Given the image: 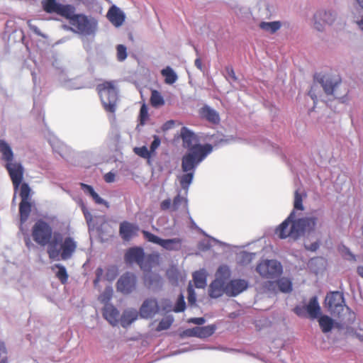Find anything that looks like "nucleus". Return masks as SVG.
<instances>
[{
	"instance_id": "f3484780",
	"label": "nucleus",
	"mask_w": 363,
	"mask_h": 363,
	"mask_svg": "<svg viewBox=\"0 0 363 363\" xmlns=\"http://www.w3.org/2000/svg\"><path fill=\"white\" fill-rule=\"evenodd\" d=\"M157 301L155 298H147L142 304L140 308V315L143 318H150L159 311Z\"/></svg>"
},
{
	"instance_id": "4be33fe9",
	"label": "nucleus",
	"mask_w": 363,
	"mask_h": 363,
	"mask_svg": "<svg viewBox=\"0 0 363 363\" xmlns=\"http://www.w3.org/2000/svg\"><path fill=\"white\" fill-rule=\"evenodd\" d=\"M199 113L201 118L206 120L211 123L218 124L220 122L218 113L207 105H204L201 108Z\"/></svg>"
},
{
	"instance_id": "b1692460",
	"label": "nucleus",
	"mask_w": 363,
	"mask_h": 363,
	"mask_svg": "<svg viewBox=\"0 0 363 363\" xmlns=\"http://www.w3.org/2000/svg\"><path fill=\"white\" fill-rule=\"evenodd\" d=\"M224 76L235 89H239L244 86L242 80L235 74L234 69L231 66H227L225 67Z\"/></svg>"
},
{
	"instance_id": "7ed1b4c3",
	"label": "nucleus",
	"mask_w": 363,
	"mask_h": 363,
	"mask_svg": "<svg viewBox=\"0 0 363 363\" xmlns=\"http://www.w3.org/2000/svg\"><path fill=\"white\" fill-rule=\"evenodd\" d=\"M160 256L158 253L145 255L141 247H133L127 250L124 259L128 264H137L145 272H150L152 269L160 264Z\"/></svg>"
},
{
	"instance_id": "aec40b11",
	"label": "nucleus",
	"mask_w": 363,
	"mask_h": 363,
	"mask_svg": "<svg viewBox=\"0 0 363 363\" xmlns=\"http://www.w3.org/2000/svg\"><path fill=\"white\" fill-rule=\"evenodd\" d=\"M139 230V227L128 221H123L120 224L119 233L125 241H129L135 236Z\"/></svg>"
},
{
	"instance_id": "72a5a7b5",
	"label": "nucleus",
	"mask_w": 363,
	"mask_h": 363,
	"mask_svg": "<svg viewBox=\"0 0 363 363\" xmlns=\"http://www.w3.org/2000/svg\"><path fill=\"white\" fill-rule=\"evenodd\" d=\"M195 286L199 289L205 288L206 285V276L203 272L197 271L193 274Z\"/></svg>"
},
{
	"instance_id": "4468645a",
	"label": "nucleus",
	"mask_w": 363,
	"mask_h": 363,
	"mask_svg": "<svg viewBox=\"0 0 363 363\" xmlns=\"http://www.w3.org/2000/svg\"><path fill=\"white\" fill-rule=\"evenodd\" d=\"M181 138L183 141V145L187 148L189 152L186 154H190L194 150L196 147H200L202 150H206L208 148H211V152L213 150V146L211 144H194L197 142L196 136L195 134L190 131L187 128L183 127L181 130Z\"/></svg>"
},
{
	"instance_id": "9d476101",
	"label": "nucleus",
	"mask_w": 363,
	"mask_h": 363,
	"mask_svg": "<svg viewBox=\"0 0 363 363\" xmlns=\"http://www.w3.org/2000/svg\"><path fill=\"white\" fill-rule=\"evenodd\" d=\"M230 277V271L226 267H220L217 273L216 279L209 286L208 294L211 298L220 297L225 294V279Z\"/></svg>"
},
{
	"instance_id": "dca6fc26",
	"label": "nucleus",
	"mask_w": 363,
	"mask_h": 363,
	"mask_svg": "<svg viewBox=\"0 0 363 363\" xmlns=\"http://www.w3.org/2000/svg\"><path fill=\"white\" fill-rule=\"evenodd\" d=\"M318 218L315 216L311 217H304L301 218H298L296 220L297 228L298 230L299 238L305 233V232H312L314 231L317 223Z\"/></svg>"
},
{
	"instance_id": "37998d69",
	"label": "nucleus",
	"mask_w": 363,
	"mask_h": 363,
	"mask_svg": "<svg viewBox=\"0 0 363 363\" xmlns=\"http://www.w3.org/2000/svg\"><path fill=\"white\" fill-rule=\"evenodd\" d=\"M134 152L139 156L145 159H150L152 156L151 151L147 147L143 146L140 147H135Z\"/></svg>"
},
{
	"instance_id": "f03ea898",
	"label": "nucleus",
	"mask_w": 363,
	"mask_h": 363,
	"mask_svg": "<svg viewBox=\"0 0 363 363\" xmlns=\"http://www.w3.org/2000/svg\"><path fill=\"white\" fill-rule=\"evenodd\" d=\"M202 149L200 147H196L191 153L185 154L182 157V169L186 174L181 176L179 182L184 189H187L191 184L197 165L211 153L210 147L206 150Z\"/></svg>"
},
{
	"instance_id": "0e129e2a",
	"label": "nucleus",
	"mask_w": 363,
	"mask_h": 363,
	"mask_svg": "<svg viewBox=\"0 0 363 363\" xmlns=\"http://www.w3.org/2000/svg\"><path fill=\"white\" fill-rule=\"evenodd\" d=\"M253 255L254 254L252 253L244 252L242 254L243 260H247V262H250L252 260Z\"/></svg>"
},
{
	"instance_id": "864d4df0",
	"label": "nucleus",
	"mask_w": 363,
	"mask_h": 363,
	"mask_svg": "<svg viewBox=\"0 0 363 363\" xmlns=\"http://www.w3.org/2000/svg\"><path fill=\"white\" fill-rule=\"evenodd\" d=\"M161 143V140L157 135H154V140L152 142L150 147V150L151 151V153H154L155 151L158 148Z\"/></svg>"
},
{
	"instance_id": "e2e57ef3",
	"label": "nucleus",
	"mask_w": 363,
	"mask_h": 363,
	"mask_svg": "<svg viewBox=\"0 0 363 363\" xmlns=\"http://www.w3.org/2000/svg\"><path fill=\"white\" fill-rule=\"evenodd\" d=\"M28 26H29L30 29L31 30H33L36 35H38L39 36L42 35L39 28L36 26L31 24L30 22H28Z\"/></svg>"
},
{
	"instance_id": "20e7f679",
	"label": "nucleus",
	"mask_w": 363,
	"mask_h": 363,
	"mask_svg": "<svg viewBox=\"0 0 363 363\" xmlns=\"http://www.w3.org/2000/svg\"><path fill=\"white\" fill-rule=\"evenodd\" d=\"M0 152L2 154V160L6 162L5 167L9 172L14 189H16L23 179V167L20 162H13V152L10 145L4 140H0Z\"/></svg>"
},
{
	"instance_id": "6e6d98bb",
	"label": "nucleus",
	"mask_w": 363,
	"mask_h": 363,
	"mask_svg": "<svg viewBox=\"0 0 363 363\" xmlns=\"http://www.w3.org/2000/svg\"><path fill=\"white\" fill-rule=\"evenodd\" d=\"M170 207L172 208V201L169 199L162 201L160 203V208L162 211L168 210Z\"/></svg>"
},
{
	"instance_id": "1a4fd4ad",
	"label": "nucleus",
	"mask_w": 363,
	"mask_h": 363,
	"mask_svg": "<svg viewBox=\"0 0 363 363\" xmlns=\"http://www.w3.org/2000/svg\"><path fill=\"white\" fill-rule=\"evenodd\" d=\"M142 233L147 241L157 244L167 251H179L182 250L183 243L182 238H174L172 239H162L145 230H143Z\"/></svg>"
},
{
	"instance_id": "7c9ffc66",
	"label": "nucleus",
	"mask_w": 363,
	"mask_h": 363,
	"mask_svg": "<svg viewBox=\"0 0 363 363\" xmlns=\"http://www.w3.org/2000/svg\"><path fill=\"white\" fill-rule=\"evenodd\" d=\"M161 74L164 79L166 84H172L177 80V74L174 69L170 67L162 69Z\"/></svg>"
},
{
	"instance_id": "09e8293b",
	"label": "nucleus",
	"mask_w": 363,
	"mask_h": 363,
	"mask_svg": "<svg viewBox=\"0 0 363 363\" xmlns=\"http://www.w3.org/2000/svg\"><path fill=\"white\" fill-rule=\"evenodd\" d=\"M117 57L119 61H123L127 57L126 48L123 45L117 46Z\"/></svg>"
},
{
	"instance_id": "4c0bfd02",
	"label": "nucleus",
	"mask_w": 363,
	"mask_h": 363,
	"mask_svg": "<svg viewBox=\"0 0 363 363\" xmlns=\"http://www.w3.org/2000/svg\"><path fill=\"white\" fill-rule=\"evenodd\" d=\"M113 296V289L111 286H107L105 288L102 294L99 296V301L101 303L108 304V302L111 299Z\"/></svg>"
},
{
	"instance_id": "bb28decb",
	"label": "nucleus",
	"mask_w": 363,
	"mask_h": 363,
	"mask_svg": "<svg viewBox=\"0 0 363 363\" xmlns=\"http://www.w3.org/2000/svg\"><path fill=\"white\" fill-rule=\"evenodd\" d=\"M56 13L69 19L70 25H72V19L77 15L75 13V7L69 4H60Z\"/></svg>"
},
{
	"instance_id": "c03bdc74",
	"label": "nucleus",
	"mask_w": 363,
	"mask_h": 363,
	"mask_svg": "<svg viewBox=\"0 0 363 363\" xmlns=\"http://www.w3.org/2000/svg\"><path fill=\"white\" fill-rule=\"evenodd\" d=\"M114 84V81L104 82L102 83H99L96 86V91H113L115 88Z\"/></svg>"
},
{
	"instance_id": "39448f33",
	"label": "nucleus",
	"mask_w": 363,
	"mask_h": 363,
	"mask_svg": "<svg viewBox=\"0 0 363 363\" xmlns=\"http://www.w3.org/2000/svg\"><path fill=\"white\" fill-rule=\"evenodd\" d=\"M72 30L83 36H94L98 29V21L91 16L79 14L72 19Z\"/></svg>"
},
{
	"instance_id": "680f3d73",
	"label": "nucleus",
	"mask_w": 363,
	"mask_h": 363,
	"mask_svg": "<svg viewBox=\"0 0 363 363\" xmlns=\"http://www.w3.org/2000/svg\"><path fill=\"white\" fill-rule=\"evenodd\" d=\"M305 311H306V308L301 307V306H296L294 309V311L295 312V313L296 315H298V316L303 315Z\"/></svg>"
},
{
	"instance_id": "a211bd4d",
	"label": "nucleus",
	"mask_w": 363,
	"mask_h": 363,
	"mask_svg": "<svg viewBox=\"0 0 363 363\" xmlns=\"http://www.w3.org/2000/svg\"><path fill=\"white\" fill-rule=\"evenodd\" d=\"M99 94L104 109L108 112L114 113L118 98L117 92H99Z\"/></svg>"
},
{
	"instance_id": "a18cd8bd",
	"label": "nucleus",
	"mask_w": 363,
	"mask_h": 363,
	"mask_svg": "<svg viewBox=\"0 0 363 363\" xmlns=\"http://www.w3.org/2000/svg\"><path fill=\"white\" fill-rule=\"evenodd\" d=\"M294 209L303 211L304 209L303 206V198L301 194L296 190L294 193Z\"/></svg>"
},
{
	"instance_id": "a878e982",
	"label": "nucleus",
	"mask_w": 363,
	"mask_h": 363,
	"mask_svg": "<svg viewBox=\"0 0 363 363\" xmlns=\"http://www.w3.org/2000/svg\"><path fill=\"white\" fill-rule=\"evenodd\" d=\"M138 317V312L135 309L124 311L121 315V323L123 328L129 326Z\"/></svg>"
},
{
	"instance_id": "423d86ee",
	"label": "nucleus",
	"mask_w": 363,
	"mask_h": 363,
	"mask_svg": "<svg viewBox=\"0 0 363 363\" xmlns=\"http://www.w3.org/2000/svg\"><path fill=\"white\" fill-rule=\"evenodd\" d=\"M52 228L43 220H38L32 228L33 240L41 246L50 245L52 238Z\"/></svg>"
},
{
	"instance_id": "49530a36",
	"label": "nucleus",
	"mask_w": 363,
	"mask_h": 363,
	"mask_svg": "<svg viewBox=\"0 0 363 363\" xmlns=\"http://www.w3.org/2000/svg\"><path fill=\"white\" fill-rule=\"evenodd\" d=\"M185 308L186 303L184 301V297L182 294H180L174 306V311L176 313H179L184 311Z\"/></svg>"
},
{
	"instance_id": "f704fd0d",
	"label": "nucleus",
	"mask_w": 363,
	"mask_h": 363,
	"mask_svg": "<svg viewBox=\"0 0 363 363\" xmlns=\"http://www.w3.org/2000/svg\"><path fill=\"white\" fill-rule=\"evenodd\" d=\"M277 285L280 291L289 293L292 290V284L289 279L282 277L277 281Z\"/></svg>"
},
{
	"instance_id": "f8f14e48",
	"label": "nucleus",
	"mask_w": 363,
	"mask_h": 363,
	"mask_svg": "<svg viewBox=\"0 0 363 363\" xmlns=\"http://www.w3.org/2000/svg\"><path fill=\"white\" fill-rule=\"evenodd\" d=\"M325 303L332 313L340 315L345 306L343 294L340 291H333L328 294Z\"/></svg>"
},
{
	"instance_id": "603ef678",
	"label": "nucleus",
	"mask_w": 363,
	"mask_h": 363,
	"mask_svg": "<svg viewBox=\"0 0 363 363\" xmlns=\"http://www.w3.org/2000/svg\"><path fill=\"white\" fill-rule=\"evenodd\" d=\"M188 301L190 305H194L196 301V294L191 285H189L187 288Z\"/></svg>"
},
{
	"instance_id": "5701e85b",
	"label": "nucleus",
	"mask_w": 363,
	"mask_h": 363,
	"mask_svg": "<svg viewBox=\"0 0 363 363\" xmlns=\"http://www.w3.org/2000/svg\"><path fill=\"white\" fill-rule=\"evenodd\" d=\"M104 318L112 325L118 322L119 311L111 304H106L103 308Z\"/></svg>"
},
{
	"instance_id": "69168bd1",
	"label": "nucleus",
	"mask_w": 363,
	"mask_h": 363,
	"mask_svg": "<svg viewBox=\"0 0 363 363\" xmlns=\"http://www.w3.org/2000/svg\"><path fill=\"white\" fill-rule=\"evenodd\" d=\"M174 124V121L171 120V121H168L167 122H166L164 124V127L163 128L164 130H167L169 128H171Z\"/></svg>"
},
{
	"instance_id": "9b49d317",
	"label": "nucleus",
	"mask_w": 363,
	"mask_h": 363,
	"mask_svg": "<svg viewBox=\"0 0 363 363\" xmlns=\"http://www.w3.org/2000/svg\"><path fill=\"white\" fill-rule=\"evenodd\" d=\"M313 81L315 84H319L325 91H334L341 82L339 76L323 72L315 73Z\"/></svg>"
},
{
	"instance_id": "0eeeda50",
	"label": "nucleus",
	"mask_w": 363,
	"mask_h": 363,
	"mask_svg": "<svg viewBox=\"0 0 363 363\" xmlns=\"http://www.w3.org/2000/svg\"><path fill=\"white\" fill-rule=\"evenodd\" d=\"M255 270L262 278L274 279L282 274L283 268L276 259H262L257 264Z\"/></svg>"
},
{
	"instance_id": "ea45409f",
	"label": "nucleus",
	"mask_w": 363,
	"mask_h": 363,
	"mask_svg": "<svg viewBox=\"0 0 363 363\" xmlns=\"http://www.w3.org/2000/svg\"><path fill=\"white\" fill-rule=\"evenodd\" d=\"M150 103L154 107H157L164 104V101L163 97L160 95V92H152Z\"/></svg>"
},
{
	"instance_id": "393cba45",
	"label": "nucleus",
	"mask_w": 363,
	"mask_h": 363,
	"mask_svg": "<svg viewBox=\"0 0 363 363\" xmlns=\"http://www.w3.org/2000/svg\"><path fill=\"white\" fill-rule=\"evenodd\" d=\"M306 311L308 313L309 317L312 319L316 318L319 316L320 314V307L316 296L311 298L306 307Z\"/></svg>"
},
{
	"instance_id": "8fccbe9b",
	"label": "nucleus",
	"mask_w": 363,
	"mask_h": 363,
	"mask_svg": "<svg viewBox=\"0 0 363 363\" xmlns=\"http://www.w3.org/2000/svg\"><path fill=\"white\" fill-rule=\"evenodd\" d=\"M96 277L93 281L94 286L97 287L99 282L102 280L104 277V269L101 267H98L95 271Z\"/></svg>"
},
{
	"instance_id": "e433bc0d",
	"label": "nucleus",
	"mask_w": 363,
	"mask_h": 363,
	"mask_svg": "<svg viewBox=\"0 0 363 363\" xmlns=\"http://www.w3.org/2000/svg\"><path fill=\"white\" fill-rule=\"evenodd\" d=\"M118 274V269L116 265L107 267L104 278L109 281L114 280Z\"/></svg>"
},
{
	"instance_id": "ddd939ff",
	"label": "nucleus",
	"mask_w": 363,
	"mask_h": 363,
	"mask_svg": "<svg viewBox=\"0 0 363 363\" xmlns=\"http://www.w3.org/2000/svg\"><path fill=\"white\" fill-rule=\"evenodd\" d=\"M137 277L132 272L124 273L117 281L116 289L123 294H129L135 290Z\"/></svg>"
},
{
	"instance_id": "c9c22d12",
	"label": "nucleus",
	"mask_w": 363,
	"mask_h": 363,
	"mask_svg": "<svg viewBox=\"0 0 363 363\" xmlns=\"http://www.w3.org/2000/svg\"><path fill=\"white\" fill-rule=\"evenodd\" d=\"M55 267L58 269V271L56 273V277L62 284H66L68 280V274L65 267L59 264H55Z\"/></svg>"
},
{
	"instance_id": "4d7b16f0",
	"label": "nucleus",
	"mask_w": 363,
	"mask_h": 363,
	"mask_svg": "<svg viewBox=\"0 0 363 363\" xmlns=\"http://www.w3.org/2000/svg\"><path fill=\"white\" fill-rule=\"evenodd\" d=\"M204 318H191L188 320V323H194L198 325H201L205 323Z\"/></svg>"
},
{
	"instance_id": "2f4dec72",
	"label": "nucleus",
	"mask_w": 363,
	"mask_h": 363,
	"mask_svg": "<svg viewBox=\"0 0 363 363\" xmlns=\"http://www.w3.org/2000/svg\"><path fill=\"white\" fill-rule=\"evenodd\" d=\"M318 323L321 330L324 333L330 332L333 328L334 321L328 315H322L318 319Z\"/></svg>"
},
{
	"instance_id": "412c9836",
	"label": "nucleus",
	"mask_w": 363,
	"mask_h": 363,
	"mask_svg": "<svg viewBox=\"0 0 363 363\" xmlns=\"http://www.w3.org/2000/svg\"><path fill=\"white\" fill-rule=\"evenodd\" d=\"M329 15H330V13L325 11H316L312 19L313 28L318 32H323L326 23H328L327 17Z\"/></svg>"
},
{
	"instance_id": "cd10ccee",
	"label": "nucleus",
	"mask_w": 363,
	"mask_h": 363,
	"mask_svg": "<svg viewBox=\"0 0 363 363\" xmlns=\"http://www.w3.org/2000/svg\"><path fill=\"white\" fill-rule=\"evenodd\" d=\"M196 337L201 339L207 338L211 336L216 331V327L215 325H208L206 326H196Z\"/></svg>"
},
{
	"instance_id": "79ce46f5",
	"label": "nucleus",
	"mask_w": 363,
	"mask_h": 363,
	"mask_svg": "<svg viewBox=\"0 0 363 363\" xmlns=\"http://www.w3.org/2000/svg\"><path fill=\"white\" fill-rule=\"evenodd\" d=\"M30 188L27 183H23L20 189V196L21 201H29Z\"/></svg>"
},
{
	"instance_id": "338daca9",
	"label": "nucleus",
	"mask_w": 363,
	"mask_h": 363,
	"mask_svg": "<svg viewBox=\"0 0 363 363\" xmlns=\"http://www.w3.org/2000/svg\"><path fill=\"white\" fill-rule=\"evenodd\" d=\"M195 66L200 69L201 71L203 70V66L202 62L199 58H196L194 62Z\"/></svg>"
},
{
	"instance_id": "473e14b6",
	"label": "nucleus",
	"mask_w": 363,
	"mask_h": 363,
	"mask_svg": "<svg viewBox=\"0 0 363 363\" xmlns=\"http://www.w3.org/2000/svg\"><path fill=\"white\" fill-rule=\"evenodd\" d=\"M60 5V4L57 3L56 0L42 1V6L43 10L48 13H56Z\"/></svg>"
},
{
	"instance_id": "c85d7f7f",
	"label": "nucleus",
	"mask_w": 363,
	"mask_h": 363,
	"mask_svg": "<svg viewBox=\"0 0 363 363\" xmlns=\"http://www.w3.org/2000/svg\"><path fill=\"white\" fill-rule=\"evenodd\" d=\"M31 211V203L29 201H21L19 204V214L21 223H24L28 218Z\"/></svg>"
},
{
	"instance_id": "13d9d810",
	"label": "nucleus",
	"mask_w": 363,
	"mask_h": 363,
	"mask_svg": "<svg viewBox=\"0 0 363 363\" xmlns=\"http://www.w3.org/2000/svg\"><path fill=\"white\" fill-rule=\"evenodd\" d=\"M97 204H105L106 201L101 199L95 191L90 195Z\"/></svg>"
},
{
	"instance_id": "052dcab7",
	"label": "nucleus",
	"mask_w": 363,
	"mask_h": 363,
	"mask_svg": "<svg viewBox=\"0 0 363 363\" xmlns=\"http://www.w3.org/2000/svg\"><path fill=\"white\" fill-rule=\"evenodd\" d=\"M104 180L107 183H111V182H114V180H115V174H113L112 172H108L107 174H106L104 175Z\"/></svg>"
},
{
	"instance_id": "a19ab883",
	"label": "nucleus",
	"mask_w": 363,
	"mask_h": 363,
	"mask_svg": "<svg viewBox=\"0 0 363 363\" xmlns=\"http://www.w3.org/2000/svg\"><path fill=\"white\" fill-rule=\"evenodd\" d=\"M172 323L173 318L172 317L168 316L164 318H162L157 327V331H162L169 329L172 325Z\"/></svg>"
},
{
	"instance_id": "c756f323",
	"label": "nucleus",
	"mask_w": 363,
	"mask_h": 363,
	"mask_svg": "<svg viewBox=\"0 0 363 363\" xmlns=\"http://www.w3.org/2000/svg\"><path fill=\"white\" fill-rule=\"evenodd\" d=\"M281 27V23L279 21L265 22L262 21L259 23V28L264 31L271 34L276 33Z\"/></svg>"
},
{
	"instance_id": "774afa93",
	"label": "nucleus",
	"mask_w": 363,
	"mask_h": 363,
	"mask_svg": "<svg viewBox=\"0 0 363 363\" xmlns=\"http://www.w3.org/2000/svg\"><path fill=\"white\" fill-rule=\"evenodd\" d=\"M357 273L358 274L363 278V267L360 266L357 267Z\"/></svg>"
},
{
	"instance_id": "de8ad7c7",
	"label": "nucleus",
	"mask_w": 363,
	"mask_h": 363,
	"mask_svg": "<svg viewBox=\"0 0 363 363\" xmlns=\"http://www.w3.org/2000/svg\"><path fill=\"white\" fill-rule=\"evenodd\" d=\"M139 118L140 125H144L148 118V112L145 104H143L140 108Z\"/></svg>"
},
{
	"instance_id": "3c124183",
	"label": "nucleus",
	"mask_w": 363,
	"mask_h": 363,
	"mask_svg": "<svg viewBox=\"0 0 363 363\" xmlns=\"http://www.w3.org/2000/svg\"><path fill=\"white\" fill-rule=\"evenodd\" d=\"M182 203H186V200L182 197L180 195H177L174 198L173 202H172V210L177 211L179 209V206Z\"/></svg>"
},
{
	"instance_id": "58836bf2",
	"label": "nucleus",
	"mask_w": 363,
	"mask_h": 363,
	"mask_svg": "<svg viewBox=\"0 0 363 363\" xmlns=\"http://www.w3.org/2000/svg\"><path fill=\"white\" fill-rule=\"evenodd\" d=\"M8 349L6 342L0 340V363H9Z\"/></svg>"
},
{
	"instance_id": "bf43d9fd",
	"label": "nucleus",
	"mask_w": 363,
	"mask_h": 363,
	"mask_svg": "<svg viewBox=\"0 0 363 363\" xmlns=\"http://www.w3.org/2000/svg\"><path fill=\"white\" fill-rule=\"evenodd\" d=\"M80 186L82 189L84 190V191L85 193L89 194V195H91L94 191L93 187L90 185L84 183H80Z\"/></svg>"
},
{
	"instance_id": "5fc2aeb1",
	"label": "nucleus",
	"mask_w": 363,
	"mask_h": 363,
	"mask_svg": "<svg viewBox=\"0 0 363 363\" xmlns=\"http://www.w3.org/2000/svg\"><path fill=\"white\" fill-rule=\"evenodd\" d=\"M180 335H181L182 337H196L195 327L193 328H189V329H186V330H184L181 333Z\"/></svg>"
},
{
	"instance_id": "f257e3e1",
	"label": "nucleus",
	"mask_w": 363,
	"mask_h": 363,
	"mask_svg": "<svg viewBox=\"0 0 363 363\" xmlns=\"http://www.w3.org/2000/svg\"><path fill=\"white\" fill-rule=\"evenodd\" d=\"M77 248V242L70 235L64 237L61 233L55 232L47 252L50 259L67 260L72 257Z\"/></svg>"
},
{
	"instance_id": "6ab92c4d",
	"label": "nucleus",
	"mask_w": 363,
	"mask_h": 363,
	"mask_svg": "<svg viewBox=\"0 0 363 363\" xmlns=\"http://www.w3.org/2000/svg\"><path fill=\"white\" fill-rule=\"evenodd\" d=\"M106 17L113 26L119 27L125 21V15L118 6L113 5L108 11Z\"/></svg>"
},
{
	"instance_id": "2eb2a0df",
	"label": "nucleus",
	"mask_w": 363,
	"mask_h": 363,
	"mask_svg": "<svg viewBox=\"0 0 363 363\" xmlns=\"http://www.w3.org/2000/svg\"><path fill=\"white\" fill-rule=\"evenodd\" d=\"M225 284V294L229 296H236L248 287L247 281L241 279L230 280Z\"/></svg>"
},
{
	"instance_id": "6e6552de",
	"label": "nucleus",
	"mask_w": 363,
	"mask_h": 363,
	"mask_svg": "<svg viewBox=\"0 0 363 363\" xmlns=\"http://www.w3.org/2000/svg\"><path fill=\"white\" fill-rule=\"evenodd\" d=\"M295 211L291 212L289 216L275 229V234L280 239L291 238L294 240L299 238L298 230L295 219Z\"/></svg>"
}]
</instances>
